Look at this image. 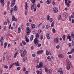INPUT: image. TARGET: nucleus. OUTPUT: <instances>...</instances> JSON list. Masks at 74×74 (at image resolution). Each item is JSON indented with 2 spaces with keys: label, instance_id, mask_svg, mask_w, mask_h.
<instances>
[{
  "label": "nucleus",
  "instance_id": "nucleus-1",
  "mask_svg": "<svg viewBox=\"0 0 74 74\" xmlns=\"http://www.w3.org/2000/svg\"><path fill=\"white\" fill-rule=\"evenodd\" d=\"M39 37V34H38L37 33L36 34V38H35L34 40V43L35 44H36V45H38V38Z\"/></svg>",
  "mask_w": 74,
  "mask_h": 74
},
{
  "label": "nucleus",
  "instance_id": "nucleus-2",
  "mask_svg": "<svg viewBox=\"0 0 74 74\" xmlns=\"http://www.w3.org/2000/svg\"><path fill=\"white\" fill-rule=\"evenodd\" d=\"M25 31L26 33V34L27 36H28V35H29L30 33H31V32H32L31 29H30L29 27H27L25 30Z\"/></svg>",
  "mask_w": 74,
  "mask_h": 74
},
{
  "label": "nucleus",
  "instance_id": "nucleus-3",
  "mask_svg": "<svg viewBox=\"0 0 74 74\" xmlns=\"http://www.w3.org/2000/svg\"><path fill=\"white\" fill-rule=\"evenodd\" d=\"M71 65V63L69 61L68 62L67 64L66 65V69H67L68 70H70V65Z\"/></svg>",
  "mask_w": 74,
  "mask_h": 74
},
{
  "label": "nucleus",
  "instance_id": "nucleus-4",
  "mask_svg": "<svg viewBox=\"0 0 74 74\" xmlns=\"http://www.w3.org/2000/svg\"><path fill=\"white\" fill-rule=\"evenodd\" d=\"M44 64L42 62H40L39 63V64L38 65H37L36 66V68H41V67H42Z\"/></svg>",
  "mask_w": 74,
  "mask_h": 74
},
{
  "label": "nucleus",
  "instance_id": "nucleus-5",
  "mask_svg": "<svg viewBox=\"0 0 74 74\" xmlns=\"http://www.w3.org/2000/svg\"><path fill=\"white\" fill-rule=\"evenodd\" d=\"M53 11L55 13H57L58 12V8H54L53 9Z\"/></svg>",
  "mask_w": 74,
  "mask_h": 74
},
{
  "label": "nucleus",
  "instance_id": "nucleus-6",
  "mask_svg": "<svg viewBox=\"0 0 74 74\" xmlns=\"http://www.w3.org/2000/svg\"><path fill=\"white\" fill-rule=\"evenodd\" d=\"M58 41H59V39L58 38H55L54 39V42L56 43H58Z\"/></svg>",
  "mask_w": 74,
  "mask_h": 74
},
{
  "label": "nucleus",
  "instance_id": "nucleus-7",
  "mask_svg": "<svg viewBox=\"0 0 74 74\" xmlns=\"http://www.w3.org/2000/svg\"><path fill=\"white\" fill-rule=\"evenodd\" d=\"M16 0H13L12 2L11 7H13L15 4V1Z\"/></svg>",
  "mask_w": 74,
  "mask_h": 74
},
{
  "label": "nucleus",
  "instance_id": "nucleus-8",
  "mask_svg": "<svg viewBox=\"0 0 74 74\" xmlns=\"http://www.w3.org/2000/svg\"><path fill=\"white\" fill-rule=\"evenodd\" d=\"M12 21H14L15 22H16V21H17V19L15 18V17L13 16H12Z\"/></svg>",
  "mask_w": 74,
  "mask_h": 74
},
{
  "label": "nucleus",
  "instance_id": "nucleus-9",
  "mask_svg": "<svg viewBox=\"0 0 74 74\" xmlns=\"http://www.w3.org/2000/svg\"><path fill=\"white\" fill-rule=\"evenodd\" d=\"M25 9L27 11V7H28L27 5V2H26L25 3Z\"/></svg>",
  "mask_w": 74,
  "mask_h": 74
},
{
  "label": "nucleus",
  "instance_id": "nucleus-10",
  "mask_svg": "<svg viewBox=\"0 0 74 74\" xmlns=\"http://www.w3.org/2000/svg\"><path fill=\"white\" fill-rule=\"evenodd\" d=\"M71 36L70 35V34H69L67 36V39H69V41H71Z\"/></svg>",
  "mask_w": 74,
  "mask_h": 74
},
{
  "label": "nucleus",
  "instance_id": "nucleus-11",
  "mask_svg": "<svg viewBox=\"0 0 74 74\" xmlns=\"http://www.w3.org/2000/svg\"><path fill=\"white\" fill-rule=\"evenodd\" d=\"M1 40H0V41L1 42V46H3V42L2 41L3 40H3V37H1Z\"/></svg>",
  "mask_w": 74,
  "mask_h": 74
},
{
  "label": "nucleus",
  "instance_id": "nucleus-12",
  "mask_svg": "<svg viewBox=\"0 0 74 74\" xmlns=\"http://www.w3.org/2000/svg\"><path fill=\"white\" fill-rule=\"evenodd\" d=\"M25 39L26 42H28L29 41V39H28V38L27 37V36H25Z\"/></svg>",
  "mask_w": 74,
  "mask_h": 74
},
{
  "label": "nucleus",
  "instance_id": "nucleus-13",
  "mask_svg": "<svg viewBox=\"0 0 74 74\" xmlns=\"http://www.w3.org/2000/svg\"><path fill=\"white\" fill-rule=\"evenodd\" d=\"M43 53V50H42L41 51H38L37 53L38 54H39V53H40V54H42V53Z\"/></svg>",
  "mask_w": 74,
  "mask_h": 74
},
{
  "label": "nucleus",
  "instance_id": "nucleus-14",
  "mask_svg": "<svg viewBox=\"0 0 74 74\" xmlns=\"http://www.w3.org/2000/svg\"><path fill=\"white\" fill-rule=\"evenodd\" d=\"M58 72L60 73V74H63V72L62 71V68L60 69L58 71Z\"/></svg>",
  "mask_w": 74,
  "mask_h": 74
},
{
  "label": "nucleus",
  "instance_id": "nucleus-15",
  "mask_svg": "<svg viewBox=\"0 0 74 74\" xmlns=\"http://www.w3.org/2000/svg\"><path fill=\"white\" fill-rule=\"evenodd\" d=\"M47 37L48 40L50 39V37H49V34H47L46 35Z\"/></svg>",
  "mask_w": 74,
  "mask_h": 74
},
{
  "label": "nucleus",
  "instance_id": "nucleus-16",
  "mask_svg": "<svg viewBox=\"0 0 74 74\" xmlns=\"http://www.w3.org/2000/svg\"><path fill=\"white\" fill-rule=\"evenodd\" d=\"M58 57H59V58H64V56H63V55L62 54H60L58 55Z\"/></svg>",
  "mask_w": 74,
  "mask_h": 74
},
{
  "label": "nucleus",
  "instance_id": "nucleus-17",
  "mask_svg": "<svg viewBox=\"0 0 74 74\" xmlns=\"http://www.w3.org/2000/svg\"><path fill=\"white\" fill-rule=\"evenodd\" d=\"M45 72H46V73H48V71H49V70H48V69H47V67H46V66H45Z\"/></svg>",
  "mask_w": 74,
  "mask_h": 74
},
{
  "label": "nucleus",
  "instance_id": "nucleus-18",
  "mask_svg": "<svg viewBox=\"0 0 74 74\" xmlns=\"http://www.w3.org/2000/svg\"><path fill=\"white\" fill-rule=\"evenodd\" d=\"M31 26L32 28L34 29L36 27V25L34 24H31Z\"/></svg>",
  "mask_w": 74,
  "mask_h": 74
},
{
  "label": "nucleus",
  "instance_id": "nucleus-19",
  "mask_svg": "<svg viewBox=\"0 0 74 74\" xmlns=\"http://www.w3.org/2000/svg\"><path fill=\"white\" fill-rule=\"evenodd\" d=\"M33 38H34V36H33V35H31L30 37L31 41H32L33 40Z\"/></svg>",
  "mask_w": 74,
  "mask_h": 74
},
{
  "label": "nucleus",
  "instance_id": "nucleus-20",
  "mask_svg": "<svg viewBox=\"0 0 74 74\" xmlns=\"http://www.w3.org/2000/svg\"><path fill=\"white\" fill-rule=\"evenodd\" d=\"M47 3V4H49L51 3V1H49V0H48L46 1Z\"/></svg>",
  "mask_w": 74,
  "mask_h": 74
},
{
  "label": "nucleus",
  "instance_id": "nucleus-21",
  "mask_svg": "<svg viewBox=\"0 0 74 74\" xmlns=\"http://www.w3.org/2000/svg\"><path fill=\"white\" fill-rule=\"evenodd\" d=\"M17 7L16 6V5H15V6H14V11L15 12L17 11Z\"/></svg>",
  "mask_w": 74,
  "mask_h": 74
},
{
  "label": "nucleus",
  "instance_id": "nucleus-22",
  "mask_svg": "<svg viewBox=\"0 0 74 74\" xmlns=\"http://www.w3.org/2000/svg\"><path fill=\"white\" fill-rule=\"evenodd\" d=\"M27 60V57H25L24 58H23V62H25V61H26Z\"/></svg>",
  "mask_w": 74,
  "mask_h": 74
},
{
  "label": "nucleus",
  "instance_id": "nucleus-23",
  "mask_svg": "<svg viewBox=\"0 0 74 74\" xmlns=\"http://www.w3.org/2000/svg\"><path fill=\"white\" fill-rule=\"evenodd\" d=\"M14 11V8H11L10 10V12L11 14H12V12Z\"/></svg>",
  "mask_w": 74,
  "mask_h": 74
},
{
  "label": "nucleus",
  "instance_id": "nucleus-24",
  "mask_svg": "<svg viewBox=\"0 0 74 74\" xmlns=\"http://www.w3.org/2000/svg\"><path fill=\"white\" fill-rule=\"evenodd\" d=\"M34 8V4H32V5L31 10L32 11L33 10Z\"/></svg>",
  "mask_w": 74,
  "mask_h": 74
},
{
  "label": "nucleus",
  "instance_id": "nucleus-25",
  "mask_svg": "<svg viewBox=\"0 0 74 74\" xmlns=\"http://www.w3.org/2000/svg\"><path fill=\"white\" fill-rule=\"evenodd\" d=\"M18 55V52H16L15 53L14 55V58H16V55Z\"/></svg>",
  "mask_w": 74,
  "mask_h": 74
},
{
  "label": "nucleus",
  "instance_id": "nucleus-26",
  "mask_svg": "<svg viewBox=\"0 0 74 74\" xmlns=\"http://www.w3.org/2000/svg\"><path fill=\"white\" fill-rule=\"evenodd\" d=\"M18 33H21V28L19 27L18 29Z\"/></svg>",
  "mask_w": 74,
  "mask_h": 74
},
{
  "label": "nucleus",
  "instance_id": "nucleus-27",
  "mask_svg": "<svg viewBox=\"0 0 74 74\" xmlns=\"http://www.w3.org/2000/svg\"><path fill=\"white\" fill-rule=\"evenodd\" d=\"M15 64H16V66H19V64L18 62L15 63Z\"/></svg>",
  "mask_w": 74,
  "mask_h": 74
},
{
  "label": "nucleus",
  "instance_id": "nucleus-28",
  "mask_svg": "<svg viewBox=\"0 0 74 74\" xmlns=\"http://www.w3.org/2000/svg\"><path fill=\"white\" fill-rule=\"evenodd\" d=\"M22 43L23 45H26V42H25L24 40H23L22 41Z\"/></svg>",
  "mask_w": 74,
  "mask_h": 74
},
{
  "label": "nucleus",
  "instance_id": "nucleus-29",
  "mask_svg": "<svg viewBox=\"0 0 74 74\" xmlns=\"http://www.w3.org/2000/svg\"><path fill=\"white\" fill-rule=\"evenodd\" d=\"M7 45V42H6L4 43V48H6Z\"/></svg>",
  "mask_w": 74,
  "mask_h": 74
},
{
  "label": "nucleus",
  "instance_id": "nucleus-30",
  "mask_svg": "<svg viewBox=\"0 0 74 74\" xmlns=\"http://www.w3.org/2000/svg\"><path fill=\"white\" fill-rule=\"evenodd\" d=\"M52 30L53 33H56V30H55V28H53Z\"/></svg>",
  "mask_w": 74,
  "mask_h": 74
},
{
  "label": "nucleus",
  "instance_id": "nucleus-31",
  "mask_svg": "<svg viewBox=\"0 0 74 74\" xmlns=\"http://www.w3.org/2000/svg\"><path fill=\"white\" fill-rule=\"evenodd\" d=\"M8 60H11V56H8Z\"/></svg>",
  "mask_w": 74,
  "mask_h": 74
},
{
  "label": "nucleus",
  "instance_id": "nucleus-32",
  "mask_svg": "<svg viewBox=\"0 0 74 74\" xmlns=\"http://www.w3.org/2000/svg\"><path fill=\"white\" fill-rule=\"evenodd\" d=\"M63 41H65V38H66V35H64L63 37H62Z\"/></svg>",
  "mask_w": 74,
  "mask_h": 74
},
{
  "label": "nucleus",
  "instance_id": "nucleus-33",
  "mask_svg": "<svg viewBox=\"0 0 74 74\" xmlns=\"http://www.w3.org/2000/svg\"><path fill=\"white\" fill-rule=\"evenodd\" d=\"M47 59L48 60H51V57L49 56L47 58Z\"/></svg>",
  "mask_w": 74,
  "mask_h": 74
},
{
  "label": "nucleus",
  "instance_id": "nucleus-34",
  "mask_svg": "<svg viewBox=\"0 0 74 74\" xmlns=\"http://www.w3.org/2000/svg\"><path fill=\"white\" fill-rule=\"evenodd\" d=\"M50 17V16L49 15H48L47 16V21H49V18Z\"/></svg>",
  "mask_w": 74,
  "mask_h": 74
},
{
  "label": "nucleus",
  "instance_id": "nucleus-35",
  "mask_svg": "<svg viewBox=\"0 0 74 74\" xmlns=\"http://www.w3.org/2000/svg\"><path fill=\"white\" fill-rule=\"evenodd\" d=\"M25 54L23 53H22L21 54V57H22L23 58L24 56H25Z\"/></svg>",
  "mask_w": 74,
  "mask_h": 74
},
{
  "label": "nucleus",
  "instance_id": "nucleus-36",
  "mask_svg": "<svg viewBox=\"0 0 74 74\" xmlns=\"http://www.w3.org/2000/svg\"><path fill=\"white\" fill-rule=\"evenodd\" d=\"M44 38V36H43V35H41L40 36V40H42L43 39V38Z\"/></svg>",
  "mask_w": 74,
  "mask_h": 74
},
{
  "label": "nucleus",
  "instance_id": "nucleus-37",
  "mask_svg": "<svg viewBox=\"0 0 74 74\" xmlns=\"http://www.w3.org/2000/svg\"><path fill=\"white\" fill-rule=\"evenodd\" d=\"M55 23L54 21H53L52 23L51 24V27H53L54 23Z\"/></svg>",
  "mask_w": 74,
  "mask_h": 74
},
{
  "label": "nucleus",
  "instance_id": "nucleus-38",
  "mask_svg": "<svg viewBox=\"0 0 74 74\" xmlns=\"http://www.w3.org/2000/svg\"><path fill=\"white\" fill-rule=\"evenodd\" d=\"M23 53H24L25 55H26V53H27V52L26 51V50H24L23 51Z\"/></svg>",
  "mask_w": 74,
  "mask_h": 74
},
{
  "label": "nucleus",
  "instance_id": "nucleus-39",
  "mask_svg": "<svg viewBox=\"0 0 74 74\" xmlns=\"http://www.w3.org/2000/svg\"><path fill=\"white\" fill-rule=\"evenodd\" d=\"M37 7L40 8V3H38L37 5Z\"/></svg>",
  "mask_w": 74,
  "mask_h": 74
},
{
  "label": "nucleus",
  "instance_id": "nucleus-40",
  "mask_svg": "<svg viewBox=\"0 0 74 74\" xmlns=\"http://www.w3.org/2000/svg\"><path fill=\"white\" fill-rule=\"evenodd\" d=\"M50 27V26L49 25L48 26V25H46V29H48V27Z\"/></svg>",
  "mask_w": 74,
  "mask_h": 74
},
{
  "label": "nucleus",
  "instance_id": "nucleus-41",
  "mask_svg": "<svg viewBox=\"0 0 74 74\" xmlns=\"http://www.w3.org/2000/svg\"><path fill=\"white\" fill-rule=\"evenodd\" d=\"M31 1L33 4H34V2L35 3L36 1V0H31Z\"/></svg>",
  "mask_w": 74,
  "mask_h": 74
},
{
  "label": "nucleus",
  "instance_id": "nucleus-42",
  "mask_svg": "<svg viewBox=\"0 0 74 74\" xmlns=\"http://www.w3.org/2000/svg\"><path fill=\"white\" fill-rule=\"evenodd\" d=\"M0 2L1 3H4V0H1Z\"/></svg>",
  "mask_w": 74,
  "mask_h": 74
},
{
  "label": "nucleus",
  "instance_id": "nucleus-43",
  "mask_svg": "<svg viewBox=\"0 0 74 74\" xmlns=\"http://www.w3.org/2000/svg\"><path fill=\"white\" fill-rule=\"evenodd\" d=\"M46 54L47 55H49V52L48 50H47L46 51Z\"/></svg>",
  "mask_w": 74,
  "mask_h": 74
},
{
  "label": "nucleus",
  "instance_id": "nucleus-44",
  "mask_svg": "<svg viewBox=\"0 0 74 74\" xmlns=\"http://www.w3.org/2000/svg\"><path fill=\"white\" fill-rule=\"evenodd\" d=\"M69 48H71V43H69Z\"/></svg>",
  "mask_w": 74,
  "mask_h": 74
},
{
  "label": "nucleus",
  "instance_id": "nucleus-45",
  "mask_svg": "<svg viewBox=\"0 0 74 74\" xmlns=\"http://www.w3.org/2000/svg\"><path fill=\"white\" fill-rule=\"evenodd\" d=\"M38 32L39 34H40L41 33V30H38Z\"/></svg>",
  "mask_w": 74,
  "mask_h": 74
},
{
  "label": "nucleus",
  "instance_id": "nucleus-46",
  "mask_svg": "<svg viewBox=\"0 0 74 74\" xmlns=\"http://www.w3.org/2000/svg\"><path fill=\"white\" fill-rule=\"evenodd\" d=\"M4 68H5V69H8V66L6 65H5L4 66Z\"/></svg>",
  "mask_w": 74,
  "mask_h": 74
},
{
  "label": "nucleus",
  "instance_id": "nucleus-47",
  "mask_svg": "<svg viewBox=\"0 0 74 74\" xmlns=\"http://www.w3.org/2000/svg\"><path fill=\"white\" fill-rule=\"evenodd\" d=\"M23 70L24 71H26V68L25 67H24L23 69Z\"/></svg>",
  "mask_w": 74,
  "mask_h": 74
},
{
  "label": "nucleus",
  "instance_id": "nucleus-48",
  "mask_svg": "<svg viewBox=\"0 0 74 74\" xmlns=\"http://www.w3.org/2000/svg\"><path fill=\"white\" fill-rule=\"evenodd\" d=\"M6 36H10V34L8 33H7L6 35Z\"/></svg>",
  "mask_w": 74,
  "mask_h": 74
},
{
  "label": "nucleus",
  "instance_id": "nucleus-49",
  "mask_svg": "<svg viewBox=\"0 0 74 74\" xmlns=\"http://www.w3.org/2000/svg\"><path fill=\"white\" fill-rule=\"evenodd\" d=\"M60 48V46L58 45L56 46V48L57 49H59Z\"/></svg>",
  "mask_w": 74,
  "mask_h": 74
},
{
  "label": "nucleus",
  "instance_id": "nucleus-50",
  "mask_svg": "<svg viewBox=\"0 0 74 74\" xmlns=\"http://www.w3.org/2000/svg\"><path fill=\"white\" fill-rule=\"evenodd\" d=\"M71 53H72V52H71V51L68 52L67 53L68 55H69L70 54H71Z\"/></svg>",
  "mask_w": 74,
  "mask_h": 74
},
{
  "label": "nucleus",
  "instance_id": "nucleus-51",
  "mask_svg": "<svg viewBox=\"0 0 74 74\" xmlns=\"http://www.w3.org/2000/svg\"><path fill=\"white\" fill-rule=\"evenodd\" d=\"M10 2L8 1V6L10 5Z\"/></svg>",
  "mask_w": 74,
  "mask_h": 74
},
{
  "label": "nucleus",
  "instance_id": "nucleus-52",
  "mask_svg": "<svg viewBox=\"0 0 74 74\" xmlns=\"http://www.w3.org/2000/svg\"><path fill=\"white\" fill-rule=\"evenodd\" d=\"M20 67L19 66H18V67H17V70H18V71H19V70L20 69Z\"/></svg>",
  "mask_w": 74,
  "mask_h": 74
},
{
  "label": "nucleus",
  "instance_id": "nucleus-53",
  "mask_svg": "<svg viewBox=\"0 0 74 74\" xmlns=\"http://www.w3.org/2000/svg\"><path fill=\"white\" fill-rule=\"evenodd\" d=\"M66 4L67 6H68V7H70V4H69V3H67Z\"/></svg>",
  "mask_w": 74,
  "mask_h": 74
},
{
  "label": "nucleus",
  "instance_id": "nucleus-54",
  "mask_svg": "<svg viewBox=\"0 0 74 74\" xmlns=\"http://www.w3.org/2000/svg\"><path fill=\"white\" fill-rule=\"evenodd\" d=\"M49 53L50 55H52V51H49Z\"/></svg>",
  "mask_w": 74,
  "mask_h": 74
},
{
  "label": "nucleus",
  "instance_id": "nucleus-55",
  "mask_svg": "<svg viewBox=\"0 0 74 74\" xmlns=\"http://www.w3.org/2000/svg\"><path fill=\"white\" fill-rule=\"evenodd\" d=\"M49 71L50 73H52V70L51 69H49Z\"/></svg>",
  "mask_w": 74,
  "mask_h": 74
},
{
  "label": "nucleus",
  "instance_id": "nucleus-56",
  "mask_svg": "<svg viewBox=\"0 0 74 74\" xmlns=\"http://www.w3.org/2000/svg\"><path fill=\"white\" fill-rule=\"evenodd\" d=\"M7 24V21H5L4 23V25H6Z\"/></svg>",
  "mask_w": 74,
  "mask_h": 74
},
{
  "label": "nucleus",
  "instance_id": "nucleus-57",
  "mask_svg": "<svg viewBox=\"0 0 74 74\" xmlns=\"http://www.w3.org/2000/svg\"><path fill=\"white\" fill-rule=\"evenodd\" d=\"M34 12H36V10H37V9L36 8V7H35V8H34Z\"/></svg>",
  "mask_w": 74,
  "mask_h": 74
},
{
  "label": "nucleus",
  "instance_id": "nucleus-58",
  "mask_svg": "<svg viewBox=\"0 0 74 74\" xmlns=\"http://www.w3.org/2000/svg\"><path fill=\"white\" fill-rule=\"evenodd\" d=\"M69 21H71V16L69 17Z\"/></svg>",
  "mask_w": 74,
  "mask_h": 74
},
{
  "label": "nucleus",
  "instance_id": "nucleus-59",
  "mask_svg": "<svg viewBox=\"0 0 74 74\" xmlns=\"http://www.w3.org/2000/svg\"><path fill=\"white\" fill-rule=\"evenodd\" d=\"M34 46H32L31 47V49H34Z\"/></svg>",
  "mask_w": 74,
  "mask_h": 74
},
{
  "label": "nucleus",
  "instance_id": "nucleus-60",
  "mask_svg": "<svg viewBox=\"0 0 74 74\" xmlns=\"http://www.w3.org/2000/svg\"><path fill=\"white\" fill-rule=\"evenodd\" d=\"M72 23H74V19H72Z\"/></svg>",
  "mask_w": 74,
  "mask_h": 74
},
{
  "label": "nucleus",
  "instance_id": "nucleus-61",
  "mask_svg": "<svg viewBox=\"0 0 74 74\" xmlns=\"http://www.w3.org/2000/svg\"><path fill=\"white\" fill-rule=\"evenodd\" d=\"M7 10H10V8H9V6H7Z\"/></svg>",
  "mask_w": 74,
  "mask_h": 74
},
{
  "label": "nucleus",
  "instance_id": "nucleus-62",
  "mask_svg": "<svg viewBox=\"0 0 74 74\" xmlns=\"http://www.w3.org/2000/svg\"><path fill=\"white\" fill-rule=\"evenodd\" d=\"M6 28H7V27L6 26L4 27V31H5V30Z\"/></svg>",
  "mask_w": 74,
  "mask_h": 74
},
{
  "label": "nucleus",
  "instance_id": "nucleus-63",
  "mask_svg": "<svg viewBox=\"0 0 74 74\" xmlns=\"http://www.w3.org/2000/svg\"><path fill=\"white\" fill-rule=\"evenodd\" d=\"M41 46V44H38V47H40Z\"/></svg>",
  "mask_w": 74,
  "mask_h": 74
},
{
  "label": "nucleus",
  "instance_id": "nucleus-64",
  "mask_svg": "<svg viewBox=\"0 0 74 74\" xmlns=\"http://www.w3.org/2000/svg\"><path fill=\"white\" fill-rule=\"evenodd\" d=\"M69 58L70 59H71V55H69Z\"/></svg>",
  "mask_w": 74,
  "mask_h": 74
}]
</instances>
